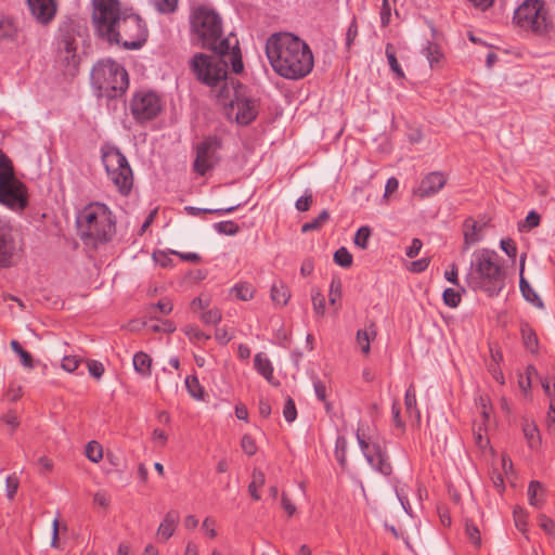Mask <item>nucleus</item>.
Segmentation results:
<instances>
[{"mask_svg": "<svg viewBox=\"0 0 555 555\" xmlns=\"http://www.w3.org/2000/svg\"><path fill=\"white\" fill-rule=\"evenodd\" d=\"M92 25L95 35L126 50H138L147 40L143 18L131 9L121 10L119 0H92Z\"/></svg>", "mask_w": 555, "mask_h": 555, "instance_id": "f257e3e1", "label": "nucleus"}, {"mask_svg": "<svg viewBox=\"0 0 555 555\" xmlns=\"http://www.w3.org/2000/svg\"><path fill=\"white\" fill-rule=\"evenodd\" d=\"M266 54L273 70L286 79H301L313 69L310 47L292 33L272 34L266 42Z\"/></svg>", "mask_w": 555, "mask_h": 555, "instance_id": "f03ea898", "label": "nucleus"}, {"mask_svg": "<svg viewBox=\"0 0 555 555\" xmlns=\"http://www.w3.org/2000/svg\"><path fill=\"white\" fill-rule=\"evenodd\" d=\"M192 31L196 41L203 49L217 55H229L232 70L241 74L244 69L238 40L231 37H222V20L220 15L210 9L199 7L192 15Z\"/></svg>", "mask_w": 555, "mask_h": 555, "instance_id": "7ed1b4c3", "label": "nucleus"}, {"mask_svg": "<svg viewBox=\"0 0 555 555\" xmlns=\"http://www.w3.org/2000/svg\"><path fill=\"white\" fill-rule=\"evenodd\" d=\"M465 281L475 292L498 296L505 286V272L498 262V254L486 248L475 253Z\"/></svg>", "mask_w": 555, "mask_h": 555, "instance_id": "20e7f679", "label": "nucleus"}, {"mask_svg": "<svg viewBox=\"0 0 555 555\" xmlns=\"http://www.w3.org/2000/svg\"><path fill=\"white\" fill-rule=\"evenodd\" d=\"M79 236L85 244L107 243L115 234V219L109 208L102 203H90L76 218Z\"/></svg>", "mask_w": 555, "mask_h": 555, "instance_id": "39448f33", "label": "nucleus"}, {"mask_svg": "<svg viewBox=\"0 0 555 555\" xmlns=\"http://www.w3.org/2000/svg\"><path fill=\"white\" fill-rule=\"evenodd\" d=\"M91 83L96 91V96L114 100L126 93L129 76L125 67L116 61L100 60L92 67Z\"/></svg>", "mask_w": 555, "mask_h": 555, "instance_id": "423d86ee", "label": "nucleus"}, {"mask_svg": "<svg viewBox=\"0 0 555 555\" xmlns=\"http://www.w3.org/2000/svg\"><path fill=\"white\" fill-rule=\"evenodd\" d=\"M102 162L119 194L128 196L133 188V172L127 157L117 146L107 145L102 149Z\"/></svg>", "mask_w": 555, "mask_h": 555, "instance_id": "0eeeda50", "label": "nucleus"}, {"mask_svg": "<svg viewBox=\"0 0 555 555\" xmlns=\"http://www.w3.org/2000/svg\"><path fill=\"white\" fill-rule=\"evenodd\" d=\"M229 55H207L195 53L190 61V68L196 79L208 87H217L228 77Z\"/></svg>", "mask_w": 555, "mask_h": 555, "instance_id": "6e6552de", "label": "nucleus"}, {"mask_svg": "<svg viewBox=\"0 0 555 555\" xmlns=\"http://www.w3.org/2000/svg\"><path fill=\"white\" fill-rule=\"evenodd\" d=\"M513 21L519 28L544 35L551 27L548 10L543 0H525L514 12Z\"/></svg>", "mask_w": 555, "mask_h": 555, "instance_id": "1a4fd4ad", "label": "nucleus"}, {"mask_svg": "<svg viewBox=\"0 0 555 555\" xmlns=\"http://www.w3.org/2000/svg\"><path fill=\"white\" fill-rule=\"evenodd\" d=\"M356 436L363 455L372 468L384 476H390L392 474V465L389 461L385 443L378 439H373L371 436H365L360 427L357 429Z\"/></svg>", "mask_w": 555, "mask_h": 555, "instance_id": "9d476101", "label": "nucleus"}, {"mask_svg": "<svg viewBox=\"0 0 555 555\" xmlns=\"http://www.w3.org/2000/svg\"><path fill=\"white\" fill-rule=\"evenodd\" d=\"M223 147V140L218 134L205 137L195 146V159L193 163V171L204 177L208 171L212 170L221 160L219 151Z\"/></svg>", "mask_w": 555, "mask_h": 555, "instance_id": "9b49d317", "label": "nucleus"}, {"mask_svg": "<svg viewBox=\"0 0 555 555\" xmlns=\"http://www.w3.org/2000/svg\"><path fill=\"white\" fill-rule=\"evenodd\" d=\"M129 109L138 124L155 119L163 111L162 96L152 90H139L133 93Z\"/></svg>", "mask_w": 555, "mask_h": 555, "instance_id": "f8f14e48", "label": "nucleus"}, {"mask_svg": "<svg viewBox=\"0 0 555 555\" xmlns=\"http://www.w3.org/2000/svg\"><path fill=\"white\" fill-rule=\"evenodd\" d=\"M59 60L64 74L75 76L78 73L80 57L77 54L76 30L73 24L60 28Z\"/></svg>", "mask_w": 555, "mask_h": 555, "instance_id": "ddd939ff", "label": "nucleus"}, {"mask_svg": "<svg viewBox=\"0 0 555 555\" xmlns=\"http://www.w3.org/2000/svg\"><path fill=\"white\" fill-rule=\"evenodd\" d=\"M0 204L11 210L22 211L29 205L28 189L21 180L0 183Z\"/></svg>", "mask_w": 555, "mask_h": 555, "instance_id": "4468645a", "label": "nucleus"}, {"mask_svg": "<svg viewBox=\"0 0 555 555\" xmlns=\"http://www.w3.org/2000/svg\"><path fill=\"white\" fill-rule=\"evenodd\" d=\"M258 102L255 99L244 96L241 92H235L234 107H236V121L240 125L248 126L258 116Z\"/></svg>", "mask_w": 555, "mask_h": 555, "instance_id": "2eb2a0df", "label": "nucleus"}, {"mask_svg": "<svg viewBox=\"0 0 555 555\" xmlns=\"http://www.w3.org/2000/svg\"><path fill=\"white\" fill-rule=\"evenodd\" d=\"M31 15L35 20L48 25L55 17L57 4L55 0H26Z\"/></svg>", "mask_w": 555, "mask_h": 555, "instance_id": "dca6fc26", "label": "nucleus"}, {"mask_svg": "<svg viewBox=\"0 0 555 555\" xmlns=\"http://www.w3.org/2000/svg\"><path fill=\"white\" fill-rule=\"evenodd\" d=\"M16 246L10 229L0 227V268L15 264Z\"/></svg>", "mask_w": 555, "mask_h": 555, "instance_id": "f3484780", "label": "nucleus"}, {"mask_svg": "<svg viewBox=\"0 0 555 555\" xmlns=\"http://www.w3.org/2000/svg\"><path fill=\"white\" fill-rule=\"evenodd\" d=\"M447 183L446 176L440 171H433L425 176L421 181L416 194L422 197H428L438 193Z\"/></svg>", "mask_w": 555, "mask_h": 555, "instance_id": "a211bd4d", "label": "nucleus"}, {"mask_svg": "<svg viewBox=\"0 0 555 555\" xmlns=\"http://www.w3.org/2000/svg\"><path fill=\"white\" fill-rule=\"evenodd\" d=\"M180 521V514L176 509H170L164 517V520L160 522L157 537L159 540L166 542L169 540Z\"/></svg>", "mask_w": 555, "mask_h": 555, "instance_id": "6ab92c4d", "label": "nucleus"}, {"mask_svg": "<svg viewBox=\"0 0 555 555\" xmlns=\"http://www.w3.org/2000/svg\"><path fill=\"white\" fill-rule=\"evenodd\" d=\"M481 227L478 225L476 220H474L472 217H468L463 222V234H464V242H463V250H468L472 245L478 243L481 240L480 235Z\"/></svg>", "mask_w": 555, "mask_h": 555, "instance_id": "aec40b11", "label": "nucleus"}, {"mask_svg": "<svg viewBox=\"0 0 555 555\" xmlns=\"http://www.w3.org/2000/svg\"><path fill=\"white\" fill-rule=\"evenodd\" d=\"M521 430L531 450H537L541 446V434L534 421L522 418Z\"/></svg>", "mask_w": 555, "mask_h": 555, "instance_id": "412c9836", "label": "nucleus"}, {"mask_svg": "<svg viewBox=\"0 0 555 555\" xmlns=\"http://www.w3.org/2000/svg\"><path fill=\"white\" fill-rule=\"evenodd\" d=\"M423 54L428 60L431 69H438L443 66L444 54L437 42L428 41L427 46L423 49Z\"/></svg>", "mask_w": 555, "mask_h": 555, "instance_id": "4be33fe9", "label": "nucleus"}, {"mask_svg": "<svg viewBox=\"0 0 555 555\" xmlns=\"http://www.w3.org/2000/svg\"><path fill=\"white\" fill-rule=\"evenodd\" d=\"M520 334L525 348L531 353L539 351V338L533 327L526 321L520 322Z\"/></svg>", "mask_w": 555, "mask_h": 555, "instance_id": "5701e85b", "label": "nucleus"}, {"mask_svg": "<svg viewBox=\"0 0 555 555\" xmlns=\"http://www.w3.org/2000/svg\"><path fill=\"white\" fill-rule=\"evenodd\" d=\"M405 412L410 417H414L417 425L421 423V412L417 409L416 403V390L413 384H411L404 395Z\"/></svg>", "mask_w": 555, "mask_h": 555, "instance_id": "b1692460", "label": "nucleus"}, {"mask_svg": "<svg viewBox=\"0 0 555 555\" xmlns=\"http://www.w3.org/2000/svg\"><path fill=\"white\" fill-rule=\"evenodd\" d=\"M254 364L257 372L262 375L270 384L278 385L279 383H274L273 376V366L270 360L263 356V353L259 352L254 358Z\"/></svg>", "mask_w": 555, "mask_h": 555, "instance_id": "393cba45", "label": "nucleus"}, {"mask_svg": "<svg viewBox=\"0 0 555 555\" xmlns=\"http://www.w3.org/2000/svg\"><path fill=\"white\" fill-rule=\"evenodd\" d=\"M222 81H223V85L219 89L217 98L223 105L230 104L232 107H234L235 92H240L242 85L240 82H237V87H234V86L230 87L227 79L222 80ZM231 83L234 85L233 81Z\"/></svg>", "mask_w": 555, "mask_h": 555, "instance_id": "a878e982", "label": "nucleus"}, {"mask_svg": "<svg viewBox=\"0 0 555 555\" xmlns=\"http://www.w3.org/2000/svg\"><path fill=\"white\" fill-rule=\"evenodd\" d=\"M519 288L521 292L522 297L534 305L538 308H543L544 304L539 297V295L534 292V289L531 287L529 282L522 276V269L520 270V280H519Z\"/></svg>", "mask_w": 555, "mask_h": 555, "instance_id": "bb28decb", "label": "nucleus"}, {"mask_svg": "<svg viewBox=\"0 0 555 555\" xmlns=\"http://www.w3.org/2000/svg\"><path fill=\"white\" fill-rule=\"evenodd\" d=\"M545 490L538 480L530 481L528 486V498L531 506L541 507L544 502Z\"/></svg>", "mask_w": 555, "mask_h": 555, "instance_id": "cd10ccee", "label": "nucleus"}, {"mask_svg": "<svg viewBox=\"0 0 555 555\" xmlns=\"http://www.w3.org/2000/svg\"><path fill=\"white\" fill-rule=\"evenodd\" d=\"M18 180L15 177L13 163L10 157L0 150V183Z\"/></svg>", "mask_w": 555, "mask_h": 555, "instance_id": "c85d7f7f", "label": "nucleus"}, {"mask_svg": "<svg viewBox=\"0 0 555 555\" xmlns=\"http://www.w3.org/2000/svg\"><path fill=\"white\" fill-rule=\"evenodd\" d=\"M231 293L238 300L247 301L254 298L256 289L249 282H238L231 288Z\"/></svg>", "mask_w": 555, "mask_h": 555, "instance_id": "c756f323", "label": "nucleus"}, {"mask_svg": "<svg viewBox=\"0 0 555 555\" xmlns=\"http://www.w3.org/2000/svg\"><path fill=\"white\" fill-rule=\"evenodd\" d=\"M151 364H152V359L145 352L139 351L133 356V366L138 373H140L144 376L150 375L151 374Z\"/></svg>", "mask_w": 555, "mask_h": 555, "instance_id": "7c9ffc66", "label": "nucleus"}, {"mask_svg": "<svg viewBox=\"0 0 555 555\" xmlns=\"http://www.w3.org/2000/svg\"><path fill=\"white\" fill-rule=\"evenodd\" d=\"M291 294L287 286L283 283H274L271 287V298L274 304L285 306L289 300Z\"/></svg>", "mask_w": 555, "mask_h": 555, "instance_id": "2f4dec72", "label": "nucleus"}, {"mask_svg": "<svg viewBox=\"0 0 555 555\" xmlns=\"http://www.w3.org/2000/svg\"><path fill=\"white\" fill-rule=\"evenodd\" d=\"M173 304L172 301L164 297L157 301V304H152L147 307L146 312L151 317V319H156V312L160 314H169L172 311Z\"/></svg>", "mask_w": 555, "mask_h": 555, "instance_id": "473e14b6", "label": "nucleus"}, {"mask_svg": "<svg viewBox=\"0 0 555 555\" xmlns=\"http://www.w3.org/2000/svg\"><path fill=\"white\" fill-rule=\"evenodd\" d=\"M185 387L191 397L196 400L205 399V390L203 386L199 384V380L196 375H189L185 378Z\"/></svg>", "mask_w": 555, "mask_h": 555, "instance_id": "72a5a7b5", "label": "nucleus"}, {"mask_svg": "<svg viewBox=\"0 0 555 555\" xmlns=\"http://www.w3.org/2000/svg\"><path fill=\"white\" fill-rule=\"evenodd\" d=\"M17 35V26L13 18H0V40H13Z\"/></svg>", "mask_w": 555, "mask_h": 555, "instance_id": "f704fd0d", "label": "nucleus"}, {"mask_svg": "<svg viewBox=\"0 0 555 555\" xmlns=\"http://www.w3.org/2000/svg\"><path fill=\"white\" fill-rule=\"evenodd\" d=\"M240 206H241V204H237L235 206H231L228 208H217V209H207V208H197V207H193V206H186V207H184V210L191 216H201L203 214L221 216V215L230 214V212L234 211Z\"/></svg>", "mask_w": 555, "mask_h": 555, "instance_id": "c9c22d12", "label": "nucleus"}, {"mask_svg": "<svg viewBox=\"0 0 555 555\" xmlns=\"http://www.w3.org/2000/svg\"><path fill=\"white\" fill-rule=\"evenodd\" d=\"M266 477L264 474L259 469H254L253 472V480L248 485V492L253 500L259 501L260 494L258 489L264 485Z\"/></svg>", "mask_w": 555, "mask_h": 555, "instance_id": "e433bc0d", "label": "nucleus"}, {"mask_svg": "<svg viewBox=\"0 0 555 555\" xmlns=\"http://www.w3.org/2000/svg\"><path fill=\"white\" fill-rule=\"evenodd\" d=\"M385 53L388 60V64L390 66V69L396 74L398 78H404V72L401 68L397 56H396V50L392 43H387L385 48Z\"/></svg>", "mask_w": 555, "mask_h": 555, "instance_id": "4c0bfd02", "label": "nucleus"}, {"mask_svg": "<svg viewBox=\"0 0 555 555\" xmlns=\"http://www.w3.org/2000/svg\"><path fill=\"white\" fill-rule=\"evenodd\" d=\"M330 219V212L326 209H323L317 218L313 220L306 222L301 225V232L308 233L312 231L320 230L323 224Z\"/></svg>", "mask_w": 555, "mask_h": 555, "instance_id": "58836bf2", "label": "nucleus"}, {"mask_svg": "<svg viewBox=\"0 0 555 555\" xmlns=\"http://www.w3.org/2000/svg\"><path fill=\"white\" fill-rule=\"evenodd\" d=\"M335 457L341 468L347 467V440L344 436H338L336 439Z\"/></svg>", "mask_w": 555, "mask_h": 555, "instance_id": "ea45409f", "label": "nucleus"}, {"mask_svg": "<svg viewBox=\"0 0 555 555\" xmlns=\"http://www.w3.org/2000/svg\"><path fill=\"white\" fill-rule=\"evenodd\" d=\"M465 532L469 542L477 548L481 546V535L478 527L469 519L465 520Z\"/></svg>", "mask_w": 555, "mask_h": 555, "instance_id": "a19ab883", "label": "nucleus"}, {"mask_svg": "<svg viewBox=\"0 0 555 555\" xmlns=\"http://www.w3.org/2000/svg\"><path fill=\"white\" fill-rule=\"evenodd\" d=\"M443 304L450 308H456L462 300V295L460 291L448 287L443 291L442 294Z\"/></svg>", "mask_w": 555, "mask_h": 555, "instance_id": "79ce46f5", "label": "nucleus"}, {"mask_svg": "<svg viewBox=\"0 0 555 555\" xmlns=\"http://www.w3.org/2000/svg\"><path fill=\"white\" fill-rule=\"evenodd\" d=\"M86 456L93 463H98L103 457L102 446L98 441H90L86 446Z\"/></svg>", "mask_w": 555, "mask_h": 555, "instance_id": "37998d69", "label": "nucleus"}, {"mask_svg": "<svg viewBox=\"0 0 555 555\" xmlns=\"http://www.w3.org/2000/svg\"><path fill=\"white\" fill-rule=\"evenodd\" d=\"M334 261L343 268H349L352 264V255L346 247H340L334 254Z\"/></svg>", "mask_w": 555, "mask_h": 555, "instance_id": "c03bdc74", "label": "nucleus"}, {"mask_svg": "<svg viewBox=\"0 0 555 555\" xmlns=\"http://www.w3.org/2000/svg\"><path fill=\"white\" fill-rule=\"evenodd\" d=\"M215 229L224 235H235L240 232V227L232 220L220 221L215 223Z\"/></svg>", "mask_w": 555, "mask_h": 555, "instance_id": "a18cd8bd", "label": "nucleus"}, {"mask_svg": "<svg viewBox=\"0 0 555 555\" xmlns=\"http://www.w3.org/2000/svg\"><path fill=\"white\" fill-rule=\"evenodd\" d=\"M371 234H372V232H371L370 227H367V225L361 227L354 235V238H353L354 244L358 247H360L361 249H366L367 242H369Z\"/></svg>", "mask_w": 555, "mask_h": 555, "instance_id": "49530a36", "label": "nucleus"}, {"mask_svg": "<svg viewBox=\"0 0 555 555\" xmlns=\"http://www.w3.org/2000/svg\"><path fill=\"white\" fill-rule=\"evenodd\" d=\"M170 255H173L172 253H170V250H155L152 255V258L155 261V263L160 266L162 268H171L173 266V260L170 257Z\"/></svg>", "mask_w": 555, "mask_h": 555, "instance_id": "de8ad7c7", "label": "nucleus"}, {"mask_svg": "<svg viewBox=\"0 0 555 555\" xmlns=\"http://www.w3.org/2000/svg\"><path fill=\"white\" fill-rule=\"evenodd\" d=\"M183 332L186 336H189L191 341H201L210 339V335H207L202 330H199L196 325H186L183 328Z\"/></svg>", "mask_w": 555, "mask_h": 555, "instance_id": "09e8293b", "label": "nucleus"}, {"mask_svg": "<svg viewBox=\"0 0 555 555\" xmlns=\"http://www.w3.org/2000/svg\"><path fill=\"white\" fill-rule=\"evenodd\" d=\"M154 5L159 13L170 14L178 8V0H154Z\"/></svg>", "mask_w": 555, "mask_h": 555, "instance_id": "8fccbe9b", "label": "nucleus"}, {"mask_svg": "<svg viewBox=\"0 0 555 555\" xmlns=\"http://www.w3.org/2000/svg\"><path fill=\"white\" fill-rule=\"evenodd\" d=\"M513 515L516 528L521 532H526L528 525V514L526 511L518 507L514 509Z\"/></svg>", "mask_w": 555, "mask_h": 555, "instance_id": "3c124183", "label": "nucleus"}, {"mask_svg": "<svg viewBox=\"0 0 555 555\" xmlns=\"http://www.w3.org/2000/svg\"><path fill=\"white\" fill-rule=\"evenodd\" d=\"M241 447L245 454L251 456L256 454L258 447L256 440L249 435L245 434L241 439Z\"/></svg>", "mask_w": 555, "mask_h": 555, "instance_id": "603ef678", "label": "nucleus"}, {"mask_svg": "<svg viewBox=\"0 0 555 555\" xmlns=\"http://www.w3.org/2000/svg\"><path fill=\"white\" fill-rule=\"evenodd\" d=\"M370 341H371V336L367 331L359 330L357 332V343L360 346L361 351L364 354H369V352L371 350Z\"/></svg>", "mask_w": 555, "mask_h": 555, "instance_id": "864d4df0", "label": "nucleus"}, {"mask_svg": "<svg viewBox=\"0 0 555 555\" xmlns=\"http://www.w3.org/2000/svg\"><path fill=\"white\" fill-rule=\"evenodd\" d=\"M313 387L318 399L325 403L327 410H330L331 404L326 402V385L320 378H313Z\"/></svg>", "mask_w": 555, "mask_h": 555, "instance_id": "5fc2aeb1", "label": "nucleus"}, {"mask_svg": "<svg viewBox=\"0 0 555 555\" xmlns=\"http://www.w3.org/2000/svg\"><path fill=\"white\" fill-rule=\"evenodd\" d=\"M81 361L82 359L77 356H65L62 359V367L65 371L73 373L79 367Z\"/></svg>", "mask_w": 555, "mask_h": 555, "instance_id": "6e6d98bb", "label": "nucleus"}, {"mask_svg": "<svg viewBox=\"0 0 555 555\" xmlns=\"http://www.w3.org/2000/svg\"><path fill=\"white\" fill-rule=\"evenodd\" d=\"M222 314L218 308H214L203 312L201 320L205 324H217L221 321Z\"/></svg>", "mask_w": 555, "mask_h": 555, "instance_id": "4d7b16f0", "label": "nucleus"}, {"mask_svg": "<svg viewBox=\"0 0 555 555\" xmlns=\"http://www.w3.org/2000/svg\"><path fill=\"white\" fill-rule=\"evenodd\" d=\"M341 297V282L339 279H333L330 285L328 299L334 305Z\"/></svg>", "mask_w": 555, "mask_h": 555, "instance_id": "13d9d810", "label": "nucleus"}, {"mask_svg": "<svg viewBox=\"0 0 555 555\" xmlns=\"http://www.w3.org/2000/svg\"><path fill=\"white\" fill-rule=\"evenodd\" d=\"M283 415L288 423L294 422L297 417V409L295 405V401L291 397H288L286 399V402H285V405L283 409Z\"/></svg>", "mask_w": 555, "mask_h": 555, "instance_id": "bf43d9fd", "label": "nucleus"}, {"mask_svg": "<svg viewBox=\"0 0 555 555\" xmlns=\"http://www.w3.org/2000/svg\"><path fill=\"white\" fill-rule=\"evenodd\" d=\"M312 305L314 313L323 317L325 312V297L320 292L312 295Z\"/></svg>", "mask_w": 555, "mask_h": 555, "instance_id": "052dcab7", "label": "nucleus"}, {"mask_svg": "<svg viewBox=\"0 0 555 555\" xmlns=\"http://www.w3.org/2000/svg\"><path fill=\"white\" fill-rule=\"evenodd\" d=\"M20 486V480L15 475H11L7 477L5 488H7V496L9 500H13L17 489Z\"/></svg>", "mask_w": 555, "mask_h": 555, "instance_id": "680f3d73", "label": "nucleus"}, {"mask_svg": "<svg viewBox=\"0 0 555 555\" xmlns=\"http://www.w3.org/2000/svg\"><path fill=\"white\" fill-rule=\"evenodd\" d=\"M87 366L90 375L96 379H100L105 372L104 365L96 360H89Z\"/></svg>", "mask_w": 555, "mask_h": 555, "instance_id": "e2e57ef3", "label": "nucleus"}, {"mask_svg": "<svg viewBox=\"0 0 555 555\" xmlns=\"http://www.w3.org/2000/svg\"><path fill=\"white\" fill-rule=\"evenodd\" d=\"M313 203L312 193L306 191L305 195L296 201L295 207L298 211H307Z\"/></svg>", "mask_w": 555, "mask_h": 555, "instance_id": "0e129e2a", "label": "nucleus"}, {"mask_svg": "<svg viewBox=\"0 0 555 555\" xmlns=\"http://www.w3.org/2000/svg\"><path fill=\"white\" fill-rule=\"evenodd\" d=\"M430 261V257H424L422 259L414 260L411 262L409 270L413 273H422L429 267Z\"/></svg>", "mask_w": 555, "mask_h": 555, "instance_id": "69168bd1", "label": "nucleus"}, {"mask_svg": "<svg viewBox=\"0 0 555 555\" xmlns=\"http://www.w3.org/2000/svg\"><path fill=\"white\" fill-rule=\"evenodd\" d=\"M357 36H358V24H357L356 16H353V18L347 29V33H346V47L348 50L351 48V44L353 43Z\"/></svg>", "mask_w": 555, "mask_h": 555, "instance_id": "338daca9", "label": "nucleus"}, {"mask_svg": "<svg viewBox=\"0 0 555 555\" xmlns=\"http://www.w3.org/2000/svg\"><path fill=\"white\" fill-rule=\"evenodd\" d=\"M379 15H380L382 27H387L390 23V16H391V8H390L388 0H383Z\"/></svg>", "mask_w": 555, "mask_h": 555, "instance_id": "774afa93", "label": "nucleus"}]
</instances>
